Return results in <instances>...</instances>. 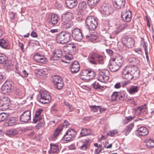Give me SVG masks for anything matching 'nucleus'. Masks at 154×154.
<instances>
[{"label":"nucleus","mask_w":154,"mask_h":154,"mask_svg":"<svg viewBox=\"0 0 154 154\" xmlns=\"http://www.w3.org/2000/svg\"><path fill=\"white\" fill-rule=\"evenodd\" d=\"M124 61L123 57L117 55L115 57L111 58L109 65V68L112 72L118 70L122 66Z\"/></svg>","instance_id":"obj_1"},{"label":"nucleus","mask_w":154,"mask_h":154,"mask_svg":"<svg viewBox=\"0 0 154 154\" xmlns=\"http://www.w3.org/2000/svg\"><path fill=\"white\" fill-rule=\"evenodd\" d=\"M74 18L73 13L67 12L63 14L62 17V24L65 29H68L73 25L72 20Z\"/></svg>","instance_id":"obj_2"},{"label":"nucleus","mask_w":154,"mask_h":154,"mask_svg":"<svg viewBox=\"0 0 154 154\" xmlns=\"http://www.w3.org/2000/svg\"><path fill=\"white\" fill-rule=\"evenodd\" d=\"M71 37L70 33L67 32H62L56 36V41L59 43L65 44L70 41Z\"/></svg>","instance_id":"obj_3"},{"label":"nucleus","mask_w":154,"mask_h":154,"mask_svg":"<svg viewBox=\"0 0 154 154\" xmlns=\"http://www.w3.org/2000/svg\"><path fill=\"white\" fill-rule=\"evenodd\" d=\"M85 25L89 30H94L98 26L97 20L94 16L88 17L85 20Z\"/></svg>","instance_id":"obj_4"},{"label":"nucleus","mask_w":154,"mask_h":154,"mask_svg":"<svg viewBox=\"0 0 154 154\" xmlns=\"http://www.w3.org/2000/svg\"><path fill=\"white\" fill-rule=\"evenodd\" d=\"M103 56L94 52L91 53L88 57L89 62L92 64H95L103 63Z\"/></svg>","instance_id":"obj_5"},{"label":"nucleus","mask_w":154,"mask_h":154,"mask_svg":"<svg viewBox=\"0 0 154 154\" xmlns=\"http://www.w3.org/2000/svg\"><path fill=\"white\" fill-rule=\"evenodd\" d=\"M80 74L81 78L86 81L93 79L96 75L94 71L88 69L82 70Z\"/></svg>","instance_id":"obj_6"},{"label":"nucleus","mask_w":154,"mask_h":154,"mask_svg":"<svg viewBox=\"0 0 154 154\" xmlns=\"http://www.w3.org/2000/svg\"><path fill=\"white\" fill-rule=\"evenodd\" d=\"M41 98L39 102L44 104L50 103L51 99L49 93L46 91H42L40 92Z\"/></svg>","instance_id":"obj_7"},{"label":"nucleus","mask_w":154,"mask_h":154,"mask_svg":"<svg viewBox=\"0 0 154 154\" xmlns=\"http://www.w3.org/2000/svg\"><path fill=\"white\" fill-rule=\"evenodd\" d=\"M122 41L124 45L128 48H132L134 46V41L131 37H128L127 36L124 35L122 38Z\"/></svg>","instance_id":"obj_8"},{"label":"nucleus","mask_w":154,"mask_h":154,"mask_svg":"<svg viewBox=\"0 0 154 154\" xmlns=\"http://www.w3.org/2000/svg\"><path fill=\"white\" fill-rule=\"evenodd\" d=\"M76 134L75 131L72 128H69L64 136L63 139L66 141H69L74 138Z\"/></svg>","instance_id":"obj_9"},{"label":"nucleus","mask_w":154,"mask_h":154,"mask_svg":"<svg viewBox=\"0 0 154 154\" xmlns=\"http://www.w3.org/2000/svg\"><path fill=\"white\" fill-rule=\"evenodd\" d=\"M109 73L107 70L100 72L97 78L98 80L102 82L107 81L109 79Z\"/></svg>","instance_id":"obj_10"},{"label":"nucleus","mask_w":154,"mask_h":154,"mask_svg":"<svg viewBox=\"0 0 154 154\" xmlns=\"http://www.w3.org/2000/svg\"><path fill=\"white\" fill-rule=\"evenodd\" d=\"M130 70V68L128 67V66H127L123 69L122 72V78L128 81H130L133 79Z\"/></svg>","instance_id":"obj_11"},{"label":"nucleus","mask_w":154,"mask_h":154,"mask_svg":"<svg viewBox=\"0 0 154 154\" xmlns=\"http://www.w3.org/2000/svg\"><path fill=\"white\" fill-rule=\"evenodd\" d=\"M10 100L8 97H4L0 98V109L5 110L9 108Z\"/></svg>","instance_id":"obj_12"},{"label":"nucleus","mask_w":154,"mask_h":154,"mask_svg":"<svg viewBox=\"0 0 154 154\" xmlns=\"http://www.w3.org/2000/svg\"><path fill=\"white\" fill-rule=\"evenodd\" d=\"M53 82L55 87L58 89H61L63 86V83L62 79L60 76H54L53 78Z\"/></svg>","instance_id":"obj_13"},{"label":"nucleus","mask_w":154,"mask_h":154,"mask_svg":"<svg viewBox=\"0 0 154 154\" xmlns=\"http://www.w3.org/2000/svg\"><path fill=\"white\" fill-rule=\"evenodd\" d=\"M63 49L65 52L73 54L75 53L76 50L75 45L73 43L67 44L64 46Z\"/></svg>","instance_id":"obj_14"},{"label":"nucleus","mask_w":154,"mask_h":154,"mask_svg":"<svg viewBox=\"0 0 154 154\" xmlns=\"http://www.w3.org/2000/svg\"><path fill=\"white\" fill-rule=\"evenodd\" d=\"M121 17L123 20L126 22H130L132 16L131 12L130 11H124L121 13Z\"/></svg>","instance_id":"obj_15"},{"label":"nucleus","mask_w":154,"mask_h":154,"mask_svg":"<svg viewBox=\"0 0 154 154\" xmlns=\"http://www.w3.org/2000/svg\"><path fill=\"white\" fill-rule=\"evenodd\" d=\"M33 59L36 61L42 63H46L47 59L45 56L39 53H36L33 56Z\"/></svg>","instance_id":"obj_16"},{"label":"nucleus","mask_w":154,"mask_h":154,"mask_svg":"<svg viewBox=\"0 0 154 154\" xmlns=\"http://www.w3.org/2000/svg\"><path fill=\"white\" fill-rule=\"evenodd\" d=\"M130 68V72L131 73L133 79L136 80L140 76V71L136 66H128Z\"/></svg>","instance_id":"obj_17"},{"label":"nucleus","mask_w":154,"mask_h":154,"mask_svg":"<svg viewBox=\"0 0 154 154\" xmlns=\"http://www.w3.org/2000/svg\"><path fill=\"white\" fill-rule=\"evenodd\" d=\"M72 36L76 41H80L82 38L81 30L78 28L75 29L72 32Z\"/></svg>","instance_id":"obj_18"},{"label":"nucleus","mask_w":154,"mask_h":154,"mask_svg":"<svg viewBox=\"0 0 154 154\" xmlns=\"http://www.w3.org/2000/svg\"><path fill=\"white\" fill-rule=\"evenodd\" d=\"M21 121L27 122L31 119V112L28 110L23 112L20 117Z\"/></svg>","instance_id":"obj_19"},{"label":"nucleus","mask_w":154,"mask_h":154,"mask_svg":"<svg viewBox=\"0 0 154 154\" xmlns=\"http://www.w3.org/2000/svg\"><path fill=\"white\" fill-rule=\"evenodd\" d=\"M112 3L114 8L119 9L125 5V0H112Z\"/></svg>","instance_id":"obj_20"},{"label":"nucleus","mask_w":154,"mask_h":154,"mask_svg":"<svg viewBox=\"0 0 154 154\" xmlns=\"http://www.w3.org/2000/svg\"><path fill=\"white\" fill-rule=\"evenodd\" d=\"M80 65L77 61H74L70 66V68L71 72L73 73L78 72L80 69Z\"/></svg>","instance_id":"obj_21"},{"label":"nucleus","mask_w":154,"mask_h":154,"mask_svg":"<svg viewBox=\"0 0 154 154\" xmlns=\"http://www.w3.org/2000/svg\"><path fill=\"white\" fill-rule=\"evenodd\" d=\"M137 132L139 136L144 137L146 136L148 133V130L145 127H142L137 131Z\"/></svg>","instance_id":"obj_22"},{"label":"nucleus","mask_w":154,"mask_h":154,"mask_svg":"<svg viewBox=\"0 0 154 154\" xmlns=\"http://www.w3.org/2000/svg\"><path fill=\"white\" fill-rule=\"evenodd\" d=\"M12 85L9 81H6L4 83L1 88V90L4 93H7L9 92L11 89Z\"/></svg>","instance_id":"obj_23"},{"label":"nucleus","mask_w":154,"mask_h":154,"mask_svg":"<svg viewBox=\"0 0 154 154\" xmlns=\"http://www.w3.org/2000/svg\"><path fill=\"white\" fill-rule=\"evenodd\" d=\"M11 61L8 60V58L4 54L0 53V63H2L6 66H8L10 64Z\"/></svg>","instance_id":"obj_24"},{"label":"nucleus","mask_w":154,"mask_h":154,"mask_svg":"<svg viewBox=\"0 0 154 154\" xmlns=\"http://www.w3.org/2000/svg\"><path fill=\"white\" fill-rule=\"evenodd\" d=\"M65 3L67 7L69 9H72L78 4L77 0H66Z\"/></svg>","instance_id":"obj_25"},{"label":"nucleus","mask_w":154,"mask_h":154,"mask_svg":"<svg viewBox=\"0 0 154 154\" xmlns=\"http://www.w3.org/2000/svg\"><path fill=\"white\" fill-rule=\"evenodd\" d=\"M72 54L66 52V54L62 57L61 58L62 61L66 63H69L70 60H72L73 58Z\"/></svg>","instance_id":"obj_26"},{"label":"nucleus","mask_w":154,"mask_h":154,"mask_svg":"<svg viewBox=\"0 0 154 154\" xmlns=\"http://www.w3.org/2000/svg\"><path fill=\"white\" fill-rule=\"evenodd\" d=\"M62 130L63 128L62 126H59L54 131V134L51 135L50 139L53 140H55L56 139L57 137Z\"/></svg>","instance_id":"obj_27"},{"label":"nucleus","mask_w":154,"mask_h":154,"mask_svg":"<svg viewBox=\"0 0 154 154\" xmlns=\"http://www.w3.org/2000/svg\"><path fill=\"white\" fill-rule=\"evenodd\" d=\"M43 110L42 109H39L36 111L34 119V121L35 123L37 122L42 119V116L40 114Z\"/></svg>","instance_id":"obj_28"},{"label":"nucleus","mask_w":154,"mask_h":154,"mask_svg":"<svg viewBox=\"0 0 154 154\" xmlns=\"http://www.w3.org/2000/svg\"><path fill=\"white\" fill-rule=\"evenodd\" d=\"M139 88V87L138 86L132 85L127 90L130 94H133L137 92Z\"/></svg>","instance_id":"obj_29"},{"label":"nucleus","mask_w":154,"mask_h":154,"mask_svg":"<svg viewBox=\"0 0 154 154\" xmlns=\"http://www.w3.org/2000/svg\"><path fill=\"white\" fill-rule=\"evenodd\" d=\"M134 126V123H131L127 126L125 129L122 131L123 133L125 136L128 135L131 131Z\"/></svg>","instance_id":"obj_30"},{"label":"nucleus","mask_w":154,"mask_h":154,"mask_svg":"<svg viewBox=\"0 0 154 154\" xmlns=\"http://www.w3.org/2000/svg\"><path fill=\"white\" fill-rule=\"evenodd\" d=\"M63 54L62 51L60 49H56L53 52V56L54 60H57L58 58L60 57Z\"/></svg>","instance_id":"obj_31"},{"label":"nucleus","mask_w":154,"mask_h":154,"mask_svg":"<svg viewBox=\"0 0 154 154\" xmlns=\"http://www.w3.org/2000/svg\"><path fill=\"white\" fill-rule=\"evenodd\" d=\"M9 42L8 40L4 39H0V46L5 49H8L9 46Z\"/></svg>","instance_id":"obj_32"},{"label":"nucleus","mask_w":154,"mask_h":154,"mask_svg":"<svg viewBox=\"0 0 154 154\" xmlns=\"http://www.w3.org/2000/svg\"><path fill=\"white\" fill-rule=\"evenodd\" d=\"M128 62L132 64L133 66H136V65L139 64L140 61L139 60L134 57H130L128 59Z\"/></svg>","instance_id":"obj_33"},{"label":"nucleus","mask_w":154,"mask_h":154,"mask_svg":"<svg viewBox=\"0 0 154 154\" xmlns=\"http://www.w3.org/2000/svg\"><path fill=\"white\" fill-rule=\"evenodd\" d=\"M59 20L58 16L55 14H53L51 15L50 22L52 24L55 25L57 24Z\"/></svg>","instance_id":"obj_34"},{"label":"nucleus","mask_w":154,"mask_h":154,"mask_svg":"<svg viewBox=\"0 0 154 154\" xmlns=\"http://www.w3.org/2000/svg\"><path fill=\"white\" fill-rule=\"evenodd\" d=\"M51 149L49 152L50 154H54L58 150V146L56 144L50 143Z\"/></svg>","instance_id":"obj_35"},{"label":"nucleus","mask_w":154,"mask_h":154,"mask_svg":"<svg viewBox=\"0 0 154 154\" xmlns=\"http://www.w3.org/2000/svg\"><path fill=\"white\" fill-rule=\"evenodd\" d=\"M100 0H88L87 3L90 8H94L96 6Z\"/></svg>","instance_id":"obj_36"},{"label":"nucleus","mask_w":154,"mask_h":154,"mask_svg":"<svg viewBox=\"0 0 154 154\" xmlns=\"http://www.w3.org/2000/svg\"><path fill=\"white\" fill-rule=\"evenodd\" d=\"M127 26V24L126 23L120 25L118 26L117 29L114 32L115 34L117 35L119 33L121 32L123 29L126 28Z\"/></svg>","instance_id":"obj_37"},{"label":"nucleus","mask_w":154,"mask_h":154,"mask_svg":"<svg viewBox=\"0 0 154 154\" xmlns=\"http://www.w3.org/2000/svg\"><path fill=\"white\" fill-rule=\"evenodd\" d=\"M146 105L137 108L135 111V113L137 115H140L146 110Z\"/></svg>","instance_id":"obj_38"},{"label":"nucleus","mask_w":154,"mask_h":154,"mask_svg":"<svg viewBox=\"0 0 154 154\" xmlns=\"http://www.w3.org/2000/svg\"><path fill=\"white\" fill-rule=\"evenodd\" d=\"M91 130L89 129L84 128L82 129L80 134L82 136H85L91 134Z\"/></svg>","instance_id":"obj_39"},{"label":"nucleus","mask_w":154,"mask_h":154,"mask_svg":"<svg viewBox=\"0 0 154 154\" xmlns=\"http://www.w3.org/2000/svg\"><path fill=\"white\" fill-rule=\"evenodd\" d=\"M146 145L149 148H152L154 147V140L151 139L146 140Z\"/></svg>","instance_id":"obj_40"},{"label":"nucleus","mask_w":154,"mask_h":154,"mask_svg":"<svg viewBox=\"0 0 154 154\" xmlns=\"http://www.w3.org/2000/svg\"><path fill=\"white\" fill-rule=\"evenodd\" d=\"M17 123V119L16 117H11L8 121V125L12 126L16 125Z\"/></svg>","instance_id":"obj_41"},{"label":"nucleus","mask_w":154,"mask_h":154,"mask_svg":"<svg viewBox=\"0 0 154 154\" xmlns=\"http://www.w3.org/2000/svg\"><path fill=\"white\" fill-rule=\"evenodd\" d=\"M87 7V4L85 2H81L79 4L78 9L79 10H83L85 9Z\"/></svg>","instance_id":"obj_42"},{"label":"nucleus","mask_w":154,"mask_h":154,"mask_svg":"<svg viewBox=\"0 0 154 154\" xmlns=\"http://www.w3.org/2000/svg\"><path fill=\"white\" fill-rule=\"evenodd\" d=\"M18 133V132L16 130L13 129L7 131L6 133V134L7 136H10L17 134Z\"/></svg>","instance_id":"obj_43"},{"label":"nucleus","mask_w":154,"mask_h":154,"mask_svg":"<svg viewBox=\"0 0 154 154\" xmlns=\"http://www.w3.org/2000/svg\"><path fill=\"white\" fill-rule=\"evenodd\" d=\"M118 133V130L117 129H114L109 131L107 133V135L111 137H114Z\"/></svg>","instance_id":"obj_44"},{"label":"nucleus","mask_w":154,"mask_h":154,"mask_svg":"<svg viewBox=\"0 0 154 154\" xmlns=\"http://www.w3.org/2000/svg\"><path fill=\"white\" fill-rule=\"evenodd\" d=\"M89 107L91 109V111L93 112H96L98 111L99 108H100V106H89Z\"/></svg>","instance_id":"obj_45"},{"label":"nucleus","mask_w":154,"mask_h":154,"mask_svg":"<svg viewBox=\"0 0 154 154\" xmlns=\"http://www.w3.org/2000/svg\"><path fill=\"white\" fill-rule=\"evenodd\" d=\"M93 86L95 89H101L103 87L100 84L99 82L97 81H95L93 84Z\"/></svg>","instance_id":"obj_46"},{"label":"nucleus","mask_w":154,"mask_h":154,"mask_svg":"<svg viewBox=\"0 0 154 154\" xmlns=\"http://www.w3.org/2000/svg\"><path fill=\"white\" fill-rule=\"evenodd\" d=\"M125 97V94L124 92L118 93V98L120 100H124Z\"/></svg>","instance_id":"obj_47"},{"label":"nucleus","mask_w":154,"mask_h":154,"mask_svg":"<svg viewBox=\"0 0 154 154\" xmlns=\"http://www.w3.org/2000/svg\"><path fill=\"white\" fill-rule=\"evenodd\" d=\"M102 145L101 144L99 145L98 147L95 149L94 154H99L102 150Z\"/></svg>","instance_id":"obj_48"},{"label":"nucleus","mask_w":154,"mask_h":154,"mask_svg":"<svg viewBox=\"0 0 154 154\" xmlns=\"http://www.w3.org/2000/svg\"><path fill=\"white\" fill-rule=\"evenodd\" d=\"M118 93L116 92H114L111 96L113 100H117L118 98Z\"/></svg>","instance_id":"obj_49"},{"label":"nucleus","mask_w":154,"mask_h":154,"mask_svg":"<svg viewBox=\"0 0 154 154\" xmlns=\"http://www.w3.org/2000/svg\"><path fill=\"white\" fill-rule=\"evenodd\" d=\"M18 73L23 77H26L28 75V73L25 70H23L22 72H19Z\"/></svg>","instance_id":"obj_50"},{"label":"nucleus","mask_w":154,"mask_h":154,"mask_svg":"<svg viewBox=\"0 0 154 154\" xmlns=\"http://www.w3.org/2000/svg\"><path fill=\"white\" fill-rule=\"evenodd\" d=\"M64 104L65 106H67L69 108V111L70 112L72 111V110H73L74 109L72 106L69 104V103L65 101L64 102Z\"/></svg>","instance_id":"obj_51"},{"label":"nucleus","mask_w":154,"mask_h":154,"mask_svg":"<svg viewBox=\"0 0 154 154\" xmlns=\"http://www.w3.org/2000/svg\"><path fill=\"white\" fill-rule=\"evenodd\" d=\"M42 69H37L35 70V73L37 76L42 75Z\"/></svg>","instance_id":"obj_52"},{"label":"nucleus","mask_w":154,"mask_h":154,"mask_svg":"<svg viewBox=\"0 0 154 154\" xmlns=\"http://www.w3.org/2000/svg\"><path fill=\"white\" fill-rule=\"evenodd\" d=\"M86 38H88L89 39H91L92 40H95L96 39V37L94 35L91 34L89 35H86Z\"/></svg>","instance_id":"obj_53"},{"label":"nucleus","mask_w":154,"mask_h":154,"mask_svg":"<svg viewBox=\"0 0 154 154\" xmlns=\"http://www.w3.org/2000/svg\"><path fill=\"white\" fill-rule=\"evenodd\" d=\"M6 115L4 113L0 114V119L2 121H4L6 118Z\"/></svg>","instance_id":"obj_54"},{"label":"nucleus","mask_w":154,"mask_h":154,"mask_svg":"<svg viewBox=\"0 0 154 154\" xmlns=\"http://www.w3.org/2000/svg\"><path fill=\"white\" fill-rule=\"evenodd\" d=\"M16 93L18 95L22 96L24 94V91L23 90L18 89L16 91Z\"/></svg>","instance_id":"obj_55"},{"label":"nucleus","mask_w":154,"mask_h":154,"mask_svg":"<svg viewBox=\"0 0 154 154\" xmlns=\"http://www.w3.org/2000/svg\"><path fill=\"white\" fill-rule=\"evenodd\" d=\"M90 141V139L87 138L86 139H85L82 140V143L83 144H86V145L88 146V144L89 143Z\"/></svg>","instance_id":"obj_56"},{"label":"nucleus","mask_w":154,"mask_h":154,"mask_svg":"<svg viewBox=\"0 0 154 154\" xmlns=\"http://www.w3.org/2000/svg\"><path fill=\"white\" fill-rule=\"evenodd\" d=\"M88 146L86 145V144H83L81 146L80 149L82 150H84L86 149Z\"/></svg>","instance_id":"obj_57"},{"label":"nucleus","mask_w":154,"mask_h":154,"mask_svg":"<svg viewBox=\"0 0 154 154\" xmlns=\"http://www.w3.org/2000/svg\"><path fill=\"white\" fill-rule=\"evenodd\" d=\"M143 47L144 48L146 57H147L148 55V53L147 51V46L145 43H144L143 45Z\"/></svg>","instance_id":"obj_58"},{"label":"nucleus","mask_w":154,"mask_h":154,"mask_svg":"<svg viewBox=\"0 0 154 154\" xmlns=\"http://www.w3.org/2000/svg\"><path fill=\"white\" fill-rule=\"evenodd\" d=\"M51 111L52 112H56L58 111V109L54 106H53L51 108Z\"/></svg>","instance_id":"obj_59"},{"label":"nucleus","mask_w":154,"mask_h":154,"mask_svg":"<svg viewBox=\"0 0 154 154\" xmlns=\"http://www.w3.org/2000/svg\"><path fill=\"white\" fill-rule=\"evenodd\" d=\"M31 36L33 37L36 38L38 36L36 34L35 31H32L31 34Z\"/></svg>","instance_id":"obj_60"},{"label":"nucleus","mask_w":154,"mask_h":154,"mask_svg":"<svg viewBox=\"0 0 154 154\" xmlns=\"http://www.w3.org/2000/svg\"><path fill=\"white\" fill-rule=\"evenodd\" d=\"M44 126V124L40 122L38 123L36 125V128L38 129L43 127Z\"/></svg>","instance_id":"obj_61"},{"label":"nucleus","mask_w":154,"mask_h":154,"mask_svg":"<svg viewBox=\"0 0 154 154\" xmlns=\"http://www.w3.org/2000/svg\"><path fill=\"white\" fill-rule=\"evenodd\" d=\"M63 125V127H66L69 125V124L67 121L65 120L64 121Z\"/></svg>","instance_id":"obj_62"},{"label":"nucleus","mask_w":154,"mask_h":154,"mask_svg":"<svg viewBox=\"0 0 154 154\" xmlns=\"http://www.w3.org/2000/svg\"><path fill=\"white\" fill-rule=\"evenodd\" d=\"M18 44H19V46L20 47L22 51H23L24 45H23V44L22 43H21L20 42H19Z\"/></svg>","instance_id":"obj_63"},{"label":"nucleus","mask_w":154,"mask_h":154,"mask_svg":"<svg viewBox=\"0 0 154 154\" xmlns=\"http://www.w3.org/2000/svg\"><path fill=\"white\" fill-rule=\"evenodd\" d=\"M121 87V84L120 82L118 83H116L115 86L114 88H115L118 89L120 88Z\"/></svg>","instance_id":"obj_64"}]
</instances>
